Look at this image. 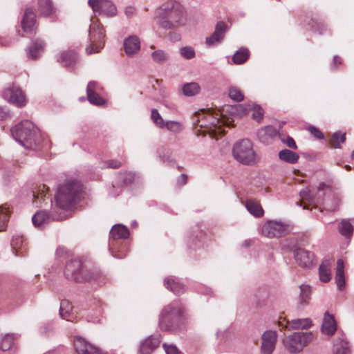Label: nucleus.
I'll list each match as a JSON object with an SVG mask.
<instances>
[{"instance_id":"f257e3e1","label":"nucleus","mask_w":354,"mask_h":354,"mask_svg":"<svg viewBox=\"0 0 354 354\" xmlns=\"http://www.w3.org/2000/svg\"><path fill=\"white\" fill-rule=\"evenodd\" d=\"M156 19L162 28L175 29L185 24L186 10L178 1H169L158 8Z\"/></svg>"},{"instance_id":"f03ea898","label":"nucleus","mask_w":354,"mask_h":354,"mask_svg":"<svg viewBox=\"0 0 354 354\" xmlns=\"http://www.w3.org/2000/svg\"><path fill=\"white\" fill-rule=\"evenodd\" d=\"M12 137L26 149L37 150L42 138L39 129L30 120H24L11 129Z\"/></svg>"},{"instance_id":"7ed1b4c3","label":"nucleus","mask_w":354,"mask_h":354,"mask_svg":"<svg viewBox=\"0 0 354 354\" xmlns=\"http://www.w3.org/2000/svg\"><path fill=\"white\" fill-rule=\"evenodd\" d=\"M82 191L81 184L75 180H70L61 185L55 196L56 205L62 209L71 207L78 200Z\"/></svg>"},{"instance_id":"20e7f679","label":"nucleus","mask_w":354,"mask_h":354,"mask_svg":"<svg viewBox=\"0 0 354 354\" xmlns=\"http://www.w3.org/2000/svg\"><path fill=\"white\" fill-rule=\"evenodd\" d=\"M183 306L179 300L174 301L162 310L159 318V326L162 330H172L180 324Z\"/></svg>"},{"instance_id":"39448f33","label":"nucleus","mask_w":354,"mask_h":354,"mask_svg":"<svg viewBox=\"0 0 354 354\" xmlns=\"http://www.w3.org/2000/svg\"><path fill=\"white\" fill-rule=\"evenodd\" d=\"M232 154L234 159L243 165H250L257 162L253 145L248 139L236 142L233 146Z\"/></svg>"},{"instance_id":"423d86ee","label":"nucleus","mask_w":354,"mask_h":354,"mask_svg":"<svg viewBox=\"0 0 354 354\" xmlns=\"http://www.w3.org/2000/svg\"><path fill=\"white\" fill-rule=\"evenodd\" d=\"M88 30L90 45L86 47V53H97L104 45L105 31L97 19H92Z\"/></svg>"},{"instance_id":"0eeeda50","label":"nucleus","mask_w":354,"mask_h":354,"mask_svg":"<svg viewBox=\"0 0 354 354\" xmlns=\"http://www.w3.org/2000/svg\"><path fill=\"white\" fill-rule=\"evenodd\" d=\"M64 274L68 279L78 282L88 281L93 278V274L88 270H84L81 261L77 259L67 263Z\"/></svg>"},{"instance_id":"6e6552de","label":"nucleus","mask_w":354,"mask_h":354,"mask_svg":"<svg viewBox=\"0 0 354 354\" xmlns=\"http://www.w3.org/2000/svg\"><path fill=\"white\" fill-rule=\"evenodd\" d=\"M313 339L311 333H294L288 337L286 347L290 353L300 352Z\"/></svg>"},{"instance_id":"1a4fd4ad","label":"nucleus","mask_w":354,"mask_h":354,"mask_svg":"<svg viewBox=\"0 0 354 354\" xmlns=\"http://www.w3.org/2000/svg\"><path fill=\"white\" fill-rule=\"evenodd\" d=\"M330 189V187L325 183H320L316 190H310L308 188L302 189L300 197L311 205H317L323 202L326 192Z\"/></svg>"},{"instance_id":"9d476101","label":"nucleus","mask_w":354,"mask_h":354,"mask_svg":"<svg viewBox=\"0 0 354 354\" xmlns=\"http://www.w3.org/2000/svg\"><path fill=\"white\" fill-rule=\"evenodd\" d=\"M330 189V187L325 183H320L316 190H310L308 188L302 189L300 197L311 205H317L323 202L326 192Z\"/></svg>"},{"instance_id":"9b49d317","label":"nucleus","mask_w":354,"mask_h":354,"mask_svg":"<svg viewBox=\"0 0 354 354\" xmlns=\"http://www.w3.org/2000/svg\"><path fill=\"white\" fill-rule=\"evenodd\" d=\"M330 189V187L325 183H320L316 190H310L308 188L302 189L300 197L311 205H317L323 202L326 192Z\"/></svg>"},{"instance_id":"f8f14e48","label":"nucleus","mask_w":354,"mask_h":354,"mask_svg":"<svg viewBox=\"0 0 354 354\" xmlns=\"http://www.w3.org/2000/svg\"><path fill=\"white\" fill-rule=\"evenodd\" d=\"M88 4L95 15L113 17L117 15V8L110 0H88Z\"/></svg>"},{"instance_id":"ddd939ff","label":"nucleus","mask_w":354,"mask_h":354,"mask_svg":"<svg viewBox=\"0 0 354 354\" xmlns=\"http://www.w3.org/2000/svg\"><path fill=\"white\" fill-rule=\"evenodd\" d=\"M289 232L288 226L279 221H270L262 227L261 233L268 238L279 237L287 234Z\"/></svg>"},{"instance_id":"4468645a","label":"nucleus","mask_w":354,"mask_h":354,"mask_svg":"<svg viewBox=\"0 0 354 354\" xmlns=\"http://www.w3.org/2000/svg\"><path fill=\"white\" fill-rule=\"evenodd\" d=\"M129 232L127 227L120 224L114 225L110 231V239H109V250L112 255L118 259H122L123 255L116 254L114 253L115 249V245L118 243L117 239H125L128 238Z\"/></svg>"},{"instance_id":"2eb2a0df","label":"nucleus","mask_w":354,"mask_h":354,"mask_svg":"<svg viewBox=\"0 0 354 354\" xmlns=\"http://www.w3.org/2000/svg\"><path fill=\"white\" fill-rule=\"evenodd\" d=\"M3 97L10 103L19 107L26 104V97L22 91L17 86H12L5 89L2 93Z\"/></svg>"},{"instance_id":"dca6fc26","label":"nucleus","mask_w":354,"mask_h":354,"mask_svg":"<svg viewBox=\"0 0 354 354\" xmlns=\"http://www.w3.org/2000/svg\"><path fill=\"white\" fill-rule=\"evenodd\" d=\"M219 113H213L210 109L202 110V112L199 113V118L204 120V125L209 127L211 131H216L219 130L222 127L223 122L219 118Z\"/></svg>"},{"instance_id":"f3484780","label":"nucleus","mask_w":354,"mask_h":354,"mask_svg":"<svg viewBox=\"0 0 354 354\" xmlns=\"http://www.w3.org/2000/svg\"><path fill=\"white\" fill-rule=\"evenodd\" d=\"M277 333L275 330H268L261 335V354H272L277 343Z\"/></svg>"},{"instance_id":"a211bd4d","label":"nucleus","mask_w":354,"mask_h":354,"mask_svg":"<svg viewBox=\"0 0 354 354\" xmlns=\"http://www.w3.org/2000/svg\"><path fill=\"white\" fill-rule=\"evenodd\" d=\"M101 91H102V88L97 82L91 81L88 82L86 88V93L88 100L91 104L100 106L105 103V100L100 96Z\"/></svg>"},{"instance_id":"6ab92c4d","label":"nucleus","mask_w":354,"mask_h":354,"mask_svg":"<svg viewBox=\"0 0 354 354\" xmlns=\"http://www.w3.org/2000/svg\"><path fill=\"white\" fill-rule=\"evenodd\" d=\"M294 257L296 262L303 268H309L314 260V254L302 248H297L294 251Z\"/></svg>"},{"instance_id":"aec40b11","label":"nucleus","mask_w":354,"mask_h":354,"mask_svg":"<svg viewBox=\"0 0 354 354\" xmlns=\"http://www.w3.org/2000/svg\"><path fill=\"white\" fill-rule=\"evenodd\" d=\"M227 29V25L224 22L218 21L216 25L214 32L206 38V44L207 46H212L216 43L221 41L224 38Z\"/></svg>"},{"instance_id":"412c9836","label":"nucleus","mask_w":354,"mask_h":354,"mask_svg":"<svg viewBox=\"0 0 354 354\" xmlns=\"http://www.w3.org/2000/svg\"><path fill=\"white\" fill-rule=\"evenodd\" d=\"M123 46L126 55L129 57L133 56L140 49V39L136 35H131L124 39Z\"/></svg>"},{"instance_id":"4be33fe9","label":"nucleus","mask_w":354,"mask_h":354,"mask_svg":"<svg viewBox=\"0 0 354 354\" xmlns=\"http://www.w3.org/2000/svg\"><path fill=\"white\" fill-rule=\"evenodd\" d=\"M36 15L32 8H27L21 21V26L24 31L28 33H32L35 28Z\"/></svg>"},{"instance_id":"5701e85b","label":"nucleus","mask_w":354,"mask_h":354,"mask_svg":"<svg viewBox=\"0 0 354 354\" xmlns=\"http://www.w3.org/2000/svg\"><path fill=\"white\" fill-rule=\"evenodd\" d=\"M45 46L44 41L41 39L33 40L26 50L28 57L31 59H37L43 53Z\"/></svg>"},{"instance_id":"b1692460","label":"nucleus","mask_w":354,"mask_h":354,"mask_svg":"<svg viewBox=\"0 0 354 354\" xmlns=\"http://www.w3.org/2000/svg\"><path fill=\"white\" fill-rule=\"evenodd\" d=\"M277 135V131L272 126H266L259 130L257 137L260 142L268 145Z\"/></svg>"},{"instance_id":"393cba45","label":"nucleus","mask_w":354,"mask_h":354,"mask_svg":"<svg viewBox=\"0 0 354 354\" xmlns=\"http://www.w3.org/2000/svg\"><path fill=\"white\" fill-rule=\"evenodd\" d=\"M158 336H150L141 343L140 352L141 354H151L160 344Z\"/></svg>"},{"instance_id":"a878e982","label":"nucleus","mask_w":354,"mask_h":354,"mask_svg":"<svg viewBox=\"0 0 354 354\" xmlns=\"http://www.w3.org/2000/svg\"><path fill=\"white\" fill-rule=\"evenodd\" d=\"M322 332L328 336L334 334L337 330V324L334 317L328 313H326L322 325Z\"/></svg>"},{"instance_id":"bb28decb","label":"nucleus","mask_w":354,"mask_h":354,"mask_svg":"<svg viewBox=\"0 0 354 354\" xmlns=\"http://www.w3.org/2000/svg\"><path fill=\"white\" fill-rule=\"evenodd\" d=\"M333 354H351L349 343L344 335L337 337L333 344Z\"/></svg>"},{"instance_id":"cd10ccee","label":"nucleus","mask_w":354,"mask_h":354,"mask_svg":"<svg viewBox=\"0 0 354 354\" xmlns=\"http://www.w3.org/2000/svg\"><path fill=\"white\" fill-rule=\"evenodd\" d=\"M164 283L165 287L176 295H179L185 291L184 286L176 277H167L165 279Z\"/></svg>"},{"instance_id":"c85d7f7f","label":"nucleus","mask_w":354,"mask_h":354,"mask_svg":"<svg viewBox=\"0 0 354 354\" xmlns=\"http://www.w3.org/2000/svg\"><path fill=\"white\" fill-rule=\"evenodd\" d=\"M312 325L311 320L308 318L295 319L290 322H288L286 328L289 330L307 329Z\"/></svg>"},{"instance_id":"c756f323","label":"nucleus","mask_w":354,"mask_h":354,"mask_svg":"<svg viewBox=\"0 0 354 354\" xmlns=\"http://www.w3.org/2000/svg\"><path fill=\"white\" fill-rule=\"evenodd\" d=\"M74 346L77 354H88L91 351H93L94 347L84 339L80 337L75 339Z\"/></svg>"},{"instance_id":"7c9ffc66","label":"nucleus","mask_w":354,"mask_h":354,"mask_svg":"<svg viewBox=\"0 0 354 354\" xmlns=\"http://www.w3.org/2000/svg\"><path fill=\"white\" fill-rule=\"evenodd\" d=\"M335 281L338 289L342 290L345 286L344 263L342 259H339L337 262Z\"/></svg>"},{"instance_id":"2f4dec72","label":"nucleus","mask_w":354,"mask_h":354,"mask_svg":"<svg viewBox=\"0 0 354 354\" xmlns=\"http://www.w3.org/2000/svg\"><path fill=\"white\" fill-rule=\"evenodd\" d=\"M11 246L17 256L23 255L24 250L26 249V243L23 236H14L11 241Z\"/></svg>"},{"instance_id":"473e14b6","label":"nucleus","mask_w":354,"mask_h":354,"mask_svg":"<svg viewBox=\"0 0 354 354\" xmlns=\"http://www.w3.org/2000/svg\"><path fill=\"white\" fill-rule=\"evenodd\" d=\"M77 57V53L74 50H68L63 52L58 61L65 67H70L75 63Z\"/></svg>"},{"instance_id":"72a5a7b5","label":"nucleus","mask_w":354,"mask_h":354,"mask_svg":"<svg viewBox=\"0 0 354 354\" xmlns=\"http://www.w3.org/2000/svg\"><path fill=\"white\" fill-rule=\"evenodd\" d=\"M278 156L281 160L289 164H295L297 162L299 158V156L297 153L286 149L281 150L279 152Z\"/></svg>"},{"instance_id":"f704fd0d","label":"nucleus","mask_w":354,"mask_h":354,"mask_svg":"<svg viewBox=\"0 0 354 354\" xmlns=\"http://www.w3.org/2000/svg\"><path fill=\"white\" fill-rule=\"evenodd\" d=\"M330 261L325 259L322 261L319 268V279L322 282H328L331 279Z\"/></svg>"},{"instance_id":"c9c22d12","label":"nucleus","mask_w":354,"mask_h":354,"mask_svg":"<svg viewBox=\"0 0 354 354\" xmlns=\"http://www.w3.org/2000/svg\"><path fill=\"white\" fill-rule=\"evenodd\" d=\"M353 225L351 223L350 220H342L339 224V233L347 237L350 238L353 234L354 229V219L352 220Z\"/></svg>"},{"instance_id":"e433bc0d","label":"nucleus","mask_w":354,"mask_h":354,"mask_svg":"<svg viewBox=\"0 0 354 354\" xmlns=\"http://www.w3.org/2000/svg\"><path fill=\"white\" fill-rule=\"evenodd\" d=\"M245 206L248 212L254 216L261 217L263 215V210L258 202L252 199L248 200Z\"/></svg>"},{"instance_id":"4c0bfd02","label":"nucleus","mask_w":354,"mask_h":354,"mask_svg":"<svg viewBox=\"0 0 354 354\" xmlns=\"http://www.w3.org/2000/svg\"><path fill=\"white\" fill-rule=\"evenodd\" d=\"M38 9L41 15L47 17L53 12V6L50 0H37Z\"/></svg>"},{"instance_id":"58836bf2","label":"nucleus","mask_w":354,"mask_h":354,"mask_svg":"<svg viewBox=\"0 0 354 354\" xmlns=\"http://www.w3.org/2000/svg\"><path fill=\"white\" fill-rule=\"evenodd\" d=\"M300 293L299 296V304L300 305H306L310 299L311 288L308 285L302 284L299 287Z\"/></svg>"},{"instance_id":"ea45409f","label":"nucleus","mask_w":354,"mask_h":354,"mask_svg":"<svg viewBox=\"0 0 354 354\" xmlns=\"http://www.w3.org/2000/svg\"><path fill=\"white\" fill-rule=\"evenodd\" d=\"M72 305L67 300H62L60 302V308H59V315L62 318L66 319L67 321H70L72 312Z\"/></svg>"},{"instance_id":"a19ab883","label":"nucleus","mask_w":354,"mask_h":354,"mask_svg":"<svg viewBox=\"0 0 354 354\" xmlns=\"http://www.w3.org/2000/svg\"><path fill=\"white\" fill-rule=\"evenodd\" d=\"M249 54L247 48H241L234 54L232 60L236 64H241L248 59Z\"/></svg>"},{"instance_id":"79ce46f5","label":"nucleus","mask_w":354,"mask_h":354,"mask_svg":"<svg viewBox=\"0 0 354 354\" xmlns=\"http://www.w3.org/2000/svg\"><path fill=\"white\" fill-rule=\"evenodd\" d=\"M200 86L196 82H190L184 84L183 92L185 95L191 97L198 94L200 92Z\"/></svg>"},{"instance_id":"37998d69","label":"nucleus","mask_w":354,"mask_h":354,"mask_svg":"<svg viewBox=\"0 0 354 354\" xmlns=\"http://www.w3.org/2000/svg\"><path fill=\"white\" fill-rule=\"evenodd\" d=\"M50 217L45 211L37 212L32 218V223L37 227L41 226L47 223Z\"/></svg>"},{"instance_id":"c03bdc74","label":"nucleus","mask_w":354,"mask_h":354,"mask_svg":"<svg viewBox=\"0 0 354 354\" xmlns=\"http://www.w3.org/2000/svg\"><path fill=\"white\" fill-rule=\"evenodd\" d=\"M14 339L13 334H6L2 336L0 342V349L3 351H8L13 344Z\"/></svg>"},{"instance_id":"a18cd8bd","label":"nucleus","mask_w":354,"mask_h":354,"mask_svg":"<svg viewBox=\"0 0 354 354\" xmlns=\"http://www.w3.org/2000/svg\"><path fill=\"white\" fill-rule=\"evenodd\" d=\"M151 58L156 63L162 64L169 59V54L163 50H157L151 53Z\"/></svg>"},{"instance_id":"49530a36","label":"nucleus","mask_w":354,"mask_h":354,"mask_svg":"<svg viewBox=\"0 0 354 354\" xmlns=\"http://www.w3.org/2000/svg\"><path fill=\"white\" fill-rule=\"evenodd\" d=\"M345 140V133H342L341 132H336L332 136L330 140V144L333 148L338 149L341 147L340 143L344 142Z\"/></svg>"},{"instance_id":"de8ad7c7","label":"nucleus","mask_w":354,"mask_h":354,"mask_svg":"<svg viewBox=\"0 0 354 354\" xmlns=\"http://www.w3.org/2000/svg\"><path fill=\"white\" fill-rule=\"evenodd\" d=\"M151 119L156 126L160 129H164L166 121L163 120L158 111L156 109H152L151 111Z\"/></svg>"},{"instance_id":"09e8293b","label":"nucleus","mask_w":354,"mask_h":354,"mask_svg":"<svg viewBox=\"0 0 354 354\" xmlns=\"http://www.w3.org/2000/svg\"><path fill=\"white\" fill-rule=\"evenodd\" d=\"M165 128L171 132L179 133L183 129V125L178 122L169 120L165 123Z\"/></svg>"},{"instance_id":"8fccbe9b","label":"nucleus","mask_w":354,"mask_h":354,"mask_svg":"<svg viewBox=\"0 0 354 354\" xmlns=\"http://www.w3.org/2000/svg\"><path fill=\"white\" fill-rule=\"evenodd\" d=\"M9 212L4 207H0V231L6 230L8 221Z\"/></svg>"},{"instance_id":"3c124183","label":"nucleus","mask_w":354,"mask_h":354,"mask_svg":"<svg viewBox=\"0 0 354 354\" xmlns=\"http://www.w3.org/2000/svg\"><path fill=\"white\" fill-rule=\"evenodd\" d=\"M229 95L232 100L236 102H241L244 99L242 92L236 87H231L230 88Z\"/></svg>"},{"instance_id":"603ef678","label":"nucleus","mask_w":354,"mask_h":354,"mask_svg":"<svg viewBox=\"0 0 354 354\" xmlns=\"http://www.w3.org/2000/svg\"><path fill=\"white\" fill-rule=\"evenodd\" d=\"M181 56L186 59H192L195 56V51L192 47L185 46L180 49Z\"/></svg>"},{"instance_id":"864d4df0","label":"nucleus","mask_w":354,"mask_h":354,"mask_svg":"<svg viewBox=\"0 0 354 354\" xmlns=\"http://www.w3.org/2000/svg\"><path fill=\"white\" fill-rule=\"evenodd\" d=\"M263 117V110L259 105H254L252 118L256 120L258 122H260Z\"/></svg>"},{"instance_id":"5fc2aeb1","label":"nucleus","mask_w":354,"mask_h":354,"mask_svg":"<svg viewBox=\"0 0 354 354\" xmlns=\"http://www.w3.org/2000/svg\"><path fill=\"white\" fill-rule=\"evenodd\" d=\"M166 354H182V353L174 344H163L162 345Z\"/></svg>"},{"instance_id":"6e6d98bb","label":"nucleus","mask_w":354,"mask_h":354,"mask_svg":"<svg viewBox=\"0 0 354 354\" xmlns=\"http://www.w3.org/2000/svg\"><path fill=\"white\" fill-rule=\"evenodd\" d=\"M104 166L109 168H119L121 166V162L116 160H109L104 162Z\"/></svg>"},{"instance_id":"4d7b16f0","label":"nucleus","mask_w":354,"mask_h":354,"mask_svg":"<svg viewBox=\"0 0 354 354\" xmlns=\"http://www.w3.org/2000/svg\"><path fill=\"white\" fill-rule=\"evenodd\" d=\"M282 142L290 149H296L297 148L296 142L291 137H288L286 139H283Z\"/></svg>"},{"instance_id":"13d9d810","label":"nucleus","mask_w":354,"mask_h":354,"mask_svg":"<svg viewBox=\"0 0 354 354\" xmlns=\"http://www.w3.org/2000/svg\"><path fill=\"white\" fill-rule=\"evenodd\" d=\"M309 131L317 139H323L324 137V134L315 127H310Z\"/></svg>"},{"instance_id":"bf43d9fd","label":"nucleus","mask_w":354,"mask_h":354,"mask_svg":"<svg viewBox=\"0 0 354 354\" xmlns=\"http://www.w3.org/2000/svg\"><path fill=\"white\" fill-rule=\"evenodd\" d=\"M53 330V326L50 324H47L41 327L40 331L41 333L46 334Z\"/></svg>"},{"instance_id":"052dcab7","label":"nucleus","mask_w":354,"mask_h":354,"mask_svg":"<svg viewBox=\"0 0 354 354\" xmlns=\"http://www.w3.org/2000/svg\"><path fill=\"white\" fill-rule=\"evenodd\" d=\"M135 11H136V8L134 7L127 6L125 8L124 12H125V15H127V17H131L135 13Z\"/></svg>"},{"instance_id":"680f3d73","label":"nucleus","mask_w":354,"mask_h":354,"mask_svg":"<svg viewBox=\"0 0 354 354\" xmlns=\"http://www.w3.org/2000/svg\"><path fill=\"white\" fill-rule=\"evenodd\" d=\"M9 116V113L6 111L3 107L0 106V119L5 120Z\"/></svg>"},{"instance_id":"e2e57ef3","label":"nucleus","mask_w":354,"mask_h":354,"mask_svg":"<svg viewBox=\"0 0 354 354\" xmlns=\"http://www.w3.org/2000/svg\"><path fill=\"white\" fill-rule=\"evenodd\" d=\"M0 44L1 46H8L9 45V42L3 37H0Z\"/></svg>"},{"instance_id":"0e129e2a","label":"nucleus","mask_w":354,"mask_h":354,"mask_svg":"<svg viewBox=\"0 0 354 354\" xmlns=\"http://www.w3.org/2000/svg\"><path fill=\"white\" fill-rule=\"evenodd\" d=\"M333 63L335 65L337 64H341V58L337 55L334 56Z\"/></svg>"},{"instance_id":"69168bd1","label":"nucleus","mask_w":354,"mask_h":354,"mask_svg":"<svg viewBox=\"0 0 354 354\" xmlns=\"http://www.w3.org/2000/svg\"><path fill=\"white\" fill-rule=\"evenodd\" d=\"M53 216V220H57V221H58V220H63V219H64V218H65V217H64V216Z\"/></svg>"},{"instance_id":"338daca9","label":"nucleus","mask_w":354,"mask_h":354,"mask_svg":"<svg viewBox=\"0 0 354 354\" xmlns=\"http://www.w3.org/2000/svg\"><path fill=\"white\" fill-rule=\"evenodd\" d=\"M180 178H182L183 183H185L187 181V176L185 174H181Z\"/></svg>"},{"instance_id":"774afa93","label":"nucleus","mask_w":354,"mask_h":354,"mask_svg":"<svg viewBox=\"0 0 354 354\" xmlns=\"http://www.w3.org/2000/svg\"><path fill=\"white\" fill-rule=\"evenodd\" d=\"M174 40H179L180 39V35L176 34V33H174Z\"/></svg>"}]
</instances>
